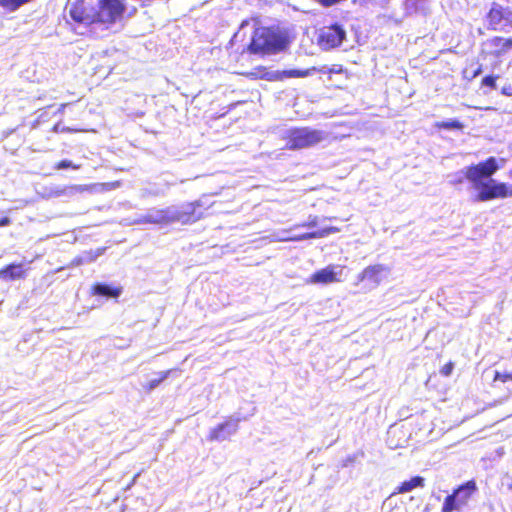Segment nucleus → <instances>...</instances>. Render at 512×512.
<instances>
[{
	"label": "nucleus",
	"mask_w": 512,
	"mask_h": 512,
	"mask_svg": "<svg viewBox=\"0 0 512 512\" xmlns=\"http://www.w3.org/2000/svg\"><path fill=\"white\" fill-rule=\"evenodd\" d=\"M286 40L279 33L270 28H256L248 45L250 52L255 54H270L282 51L286 47Z\"/></svg>",
	"instance_id": "nucleus-2"
},
{
	"label": "nucleus",
	"mask_w": 512,
	"mask_h": 512,
	"mask_svg": "<svg viewBox=\"0 0 512 512\" xmlns=\"http://www.w3.org/2000/svg\"><path fill=\"white\" fill-rule=\"evenodd\" d=\"M60 131H62V132H63V131H69V132H70V131H73V130H72V129H70V128H63V129H61Z\"/></svg>",
	"instance_id": "nucleus-29"
},
{
	"label": "nucleus",
	"mask_w": 512,
	"mask_h": 512,
	"mask_svg": "<svg viewBox=\"0 0 512 512\" xmlns=\"http://www.w3.org/2000/svg\"><path fill=\"white\" fill-rule=\"evenodd\" d=\"M10 223H11L10 218H8V217H6V216H5V217L0 218V227L7 226V225H9Z\"/></svg>",
	"instance_id": "nucleus-26"
},
{
	"label": "nucleus",
	"mask_w": 512,
	"mask_h": 512,
	"mask_svg": "<svg viewBox=\"0 0 512 512\" xmlns=\"http://www.w3.org/2000/svg\"><path fill=\"white\" fill-rule=\"evenodd\" d=\"M425 480L421 476H414L409 480L401 482L395 489V491L391 494V496L396 494L407 493L417 487H423Z\"/></svg>",
	"instance_id": "nucleus-16"
},
{
	"label": "nucleus",
	"mask_w": 512,
	"mask_h": 512,
	"mask_svg": "<svg viewBox=\"0 0 512 512\" xmlns=\"http://www.w3.org/2000/svg\"><path fill=\"white\" fill-rule=\"evenodd\" d=\"M315 68L299 70L291 69L270 73L265 66H258L253 71L246 73L250 79H266L269 81L283 80L284 78H304L309 76Z\"/></svg>",
	"instance_id": "nucleus-7"
},
{
	"label": "nucleus",
	"mask_w": 512,
	"mask_h": 512,
	"mask_svg": "<svg viewBox=\"0 0 512 512\" xmlns=\"http://www.w3.org/2000/svg\"><path fill=\"white\" fill-rule=\"evenodd\" d=\"M486 19L490 30L501 31L507 27L512 28V9L493 2Z\"/></svg>",
	"instance_id": "nucleus-8"
},
{
	"label": "nucleus",
	"mask_w": 512,
	"mask_h": 512,
	"mask_svg": "<svg viewBox=\"0 0 512 512\" xmlns=\"http://www.w3.org/2000/svg\"><path fill=\"white\" fill-rule=\"evenodd\" d=\"M208 207L205 206L200 200L189 202L173 215H168L166 211H161V214L156 218L148 217L146 222L153 224H165L173 221H180L184 224L194 223L205 217Z\"/></svg>",
	"instance_id": "nucleus-4"
},
{
	"label": "nucleus",
	"mask_w": 512,
	"mask_h": 512,
	"mask_svg": "<svg viewBox=\"0 0 512 512\" xmlns=\"http://www.w3.org/2000/svg\"><path fill=\"white\" fill-rule=\"evenodd\" d=\"M346 37V32L339 24L324 27L318 37L319 45L328 50L339 47Z\"/></svg>",
	"instance_id": "nucleus-10"
},
{
	"label": "nucleus",
	"mask_w": 512,
	"mask_h": 512,
	"mask_svg": "<svg viewBox=\"0 0 512 512\" xmlns=\"http://www.w3.org/2000/svg\"><path fill=\"white\" fill-rule=\"evenodd\" d=\"M54 167L56 170L68 169V168L73 169V170H79L81 168V165L74 164L70 160L63 159V160L57 162Z\"/></svg>",
	"instance_id": "nucleus-21"
},
{
	"label": "nucleus",
	"mask_w": 512,
	"mask_h": 512,
	"mask_svg": "<svg viewBox=\"0 0 512 512\" xmlns=\"http://www.w3.org/2000/svg\"><path fill=\"white\" fill-rule=\"evenodd\" d=\"M91 292L93 295H97V296H105L108 298H117L121 294L122 288L109 286V285H106L103 283H95L91 287Z\"/></svg>",
	"instance_id": "nucleus-15"
},
{
	"label": "nucleus",
	"mask_w": 512,
	"mask_h": 512,
	"mask_svg": "<svg viewBox=\"0 0 512 512\" xmlns=\"http://www.w3.org/2000/svg\"><path fill=\"white\" fill-rule=\"evenodd\" d=\"M497 79H498V76H496V75H487L482 79L481 85L490 87L491 89H496Z\"/></svg>",
	"instance_id": "nucleus-23"
},
{
	"label": "nucleus",
	"mask_w": 512,
	"mask_h": 512,
	"mask_svg": "<svg viewBox=\"0 0 512 512\" xmlns=\"http://www.w3.org/2000/svg\"><path fill=\"white\" fill-rule=\"evenodd\" d=\"M504 160H498L490 156L483 161L471 164L463 170V177H458L452 181L457 185L467 180L476 191L474 201L487 202L495 199H505L512 197V186L506 182H500L493 179V176L500 170Z\"/></svg>",
	"instance_id": "nucleus-1"
},
{
	"label": "nucleus",
	"mask_w": 512,
	"mask_h": 512,
	"mask_svg": "<svg viewBox=\"0 0 512 512\" xmlns=\"http://www.w3.org/2000/svg\"><path fill=\"white\" fill-rule=\"evenodd\" d=\"M477 490L478 487L474 479L460 484L453 489L451 494L445 497L441 512H453L467 506Z\"/></svg>",
	"instance_id": "nucleus-5"
},
{
	"label": "nucleus",
	"mask_w": 512,
	"mask_h": 512,
	"mask_svg": "<svg viewBox=\"0 0 512 512\" xmlns=\"http://www.w3.org/2000/svg\"><path fill=\"white\" fill-rule=\"evenodd\" d=\"M53 129H54V131L58 132V131H59V129H58V125H55V126L53 127Z\"/></svg>",
	"instance_id": "nucleus-30"
},
{
	"label": "nucleus",
	"mask_w": 512,
	"mask_h": 512,
	"mask_svg": "<svg viewBox=\"0 0 512 512\" xmlns=\"http://www.w3.org/2000/svg\"><path fill=\"white\" fill-rule=\"evenodd\" d=\"M339 281L340 280L334 272L333 266H328L315 271L307 280L310 284H329Z\"/></svg>",
	"instance_id": "nucleus-14"
},
{
	"label": "nucleus",
	"mask_w": 512,
	"mask_h": 512,
	"mask_svg": "<svg viewBox=\"0 0 512 512\" xmlns=\"http://www.w3.org/2000/svg\"><path fill=\"white\" fill-rule=\"evenodd\" d=\"M388 271V267L382 264L369 265L359 273L358 281L363 282L367 280L375 285H379L382 281V275Z\"/></svg>",
	"instance_id": "nucleus-12"
},
{
	"label": "nucleus",
	"mask_w": 512,
	"mask_h": 512,
	"mask_svg": "<svg viewBox=\"0 0 512 512\" xmlns=\"http://www.w3.org/2000/svg\"><path fill=\"white\" fill-rule=\"evenodd\" d=\"M490 42L491 45L496 48L495 54L497 56L503 55L512 49V38L495 36Z\"/></svg>",
	"instance_id": "nucleus-18"
},
{
	"label": "nucleus",
	"mask_w": 512,
	"mask_h": 512,
	"mask_svg": "<svg viewBox=\"0 0 512 512\" xmlns=\"http://www.w3.org/2000/svg\"><path fill=\"white\" fill-rule=\"evenodd\" d=\"M171 370L163 371L159 374V378L149 381L145 385L146 392H150L155 389L159 384H161L168 376L170 375Z\"/></svg>",
	"instance_id": "nucleus-20"
},
{
	"label": "nucleus",
	"mask_w": 512,
	"mask_h": 512,
	"mask_svg": "<svg viewBox=\"0 0 512 512\" xmlns=\"http://www.w3.org/2000/svg\"><path fill=\"white\" fill-rule=\"evenodd\" d=\"M69 15L74 22L85 26L98 24L96 8L88 7L84 0H75L69 8Z\"/></svg>",
	"instance_id": "nucleus-9"
},
{
	"label": "nucleus",
	"mask_w": 512,
	"mask_h": 512,
	"mask_svg": "<svg viewBox=\"0 0 512 512\" xmlns=\"http://www.w3.org/2000/svg\"><path fill=\"white\" fill-rule=\"evenodd\" d=\"M300 226H302V227H315V226H317V220H316V219H314V220H312V221H309V222L303 223V224H301Z\"/></svg>",
	"instance_id": "nucleus-27"
},
{
	"label": "nucleus",
	"mask_w": 512,
	"mask_h": 512,
	"mask_svg": "<svg viewBox=\"0 0 512 512\" xmlns=\"http://www.w3.org/2000/svg\"><path fill=\"white\" fill-rule=\"evenodd\" d=\"M501 93L505 96L512 97V86L507 85V86L502 87Z\"/></svg>",
	"instance_id": "nucleus-25"
},
{
	"label": "nucleus",
	"mask_w": 512,
	"mask_h": 512,
	"mask_svg": "<svg viewBox=\"0 0 512 512\" xmlns=\"http://www.w3.org/2000/svg\"><path fill=\"white\" fill-rule=\"evenodd\" d=\"M453 369H454V363L449 361L445 365H443V367L440 370V373L443 376L447 377V376H449L452 373Z\"/></svg>",
	"instance_id": "nucleus-24"
},
{
	"label": "nucleus",
	"mask_w": 512,
	"mask_h": 512,
	"mask_svg": "<svg viewBox=\"0 0 512 512\" xmlns=\"http://www.w3.org/2000/svg\"><path fill=\"white\" fill-rule=\"evenodd\" d=\"M512 382V372H499L496 371L493 377V382Z\"/></svg>",
	"instance_id": "nucleus-22"
},
{
	"label": "nucleus",
	"mask_w": 512,
	"mask_h": 512,
	"mask_svg": "<svg viewBox=\"0 0 512 512\" xmlns=\"http://www.w3.org/2000/svg\"><path fill=\"white\" fill-rule=\"evenodd\" d=\"M435 127L440 130L441 129L462 130L464 128V125L460 121L453 119V120H448V121L437 122V123H435Z\"/></svg>",
	"instance_id": "nucleus-19"
},
{
	"label": "nucleus",
	"mask_w": 512,
	"mask_h": 512,
	"mask_svg": "<svg viewBox=\"0 0 512 512\" xmlns=\"http://www.w3.org/2000/svg\"><path fill=\"white\" fill-rule=\"evenodd\" d=\"M511 176H512V171H511Z\"/></svg>",
	"instance_id": "nucleus-31"
},
{
	"label": "nucleus",
	"mask_w": 512,
	"mask_h": 512,
	"mask_svg": "<svg viewBox=\"0 0 512 512\" xmlns=\"http://www.w3.org/2000/svg\"><path fill=\"white\" fill-rule=\"evenodd\" d=\"M125 12V0H98L97 2L98 24H114L123 18Z\"/></svg>",
	"instance_id": "nucleus-6"
},
{
	"label": "nucleus",
	"mask_w": 512,
	"mask_h": 512,
	"mask_svg": "<svg viewBox=\"0 0 512 512\" xmlns=\"http://www.w3.org/2000/svg\"><path fill=\"white\" fill-rule=\"evenodd\" d=\"M339 231H340V229L338 227L331 226V227H326V228H323V229H320V230H317L314 232L305 233L302 235L291 237L290 240L300 241V240L312 239V238H323L329 234L337 233Z\"/></svg>",
	"instance_id": "nucleus-17"
},
{
	"label": "nucleus",
	"mask_w": 512,
	"mask_h": 512,
	"mask_svg": "<svg viewBox=\"0 0 512 512\" xmlns=\"http://www.w3.org/2000/svg\"><path fill=\"white\" fill-rule=\"evenodd\" d=\"M481 71H482V68H481V66H479V67L477 68V70L473 73V77H476L478 74H480V73H481Z\"/></svg>",
	"instance_id": "nucleus-28"
},
{
	"label": "nucleus",
	"mask_w": 512,
	"mask_h": 512,
	"mask_svg": "<svg viewBox=\"0 0 512 512\" xmlns=\"http://www.w3.org/2000/svg\"><path fill=\"white\" fill-rule=\"evenodd\" d=\"M28 269L23 263H10L0 268V279L4 281L23 280L27 277Z\"/></svg>",
	"instance_id": "nucleus-11"
},
{
	"label": "nucleus",
	"mask_w": 512,
	"mask_h": 512,
	"mask_svg": "<svg viewBox=\"0 0 512 512\" xmlns=\"http://www.w3.org/2000/svg\"><path fill=\"white\" fill-rule=\"evenodd\" d=\"M325 133L310 127H294L285 132L282 139L287 150H302L313 147L325 139Z\"/></svg>",
	"instance_id": "nucleus-3"
},
{
	"label": "nucleus",
	"mask_w": 512,
	"mask_h": 512,
	"mask_svg": "<svg viewBox=\"0 0 512 512\" xmlns=\"http://www.w3.org/2000/svg\"><path fill=\"white\" fill-rule=\"evenodd\" d=\"M237 428H238L237 420H229V421L220 423L209 432L208 440L218 441L221 439H225L227 435H230V434L236 432Z\"/></svg>",
	"instance_id": "nucleus-13"
}]
</instances>
